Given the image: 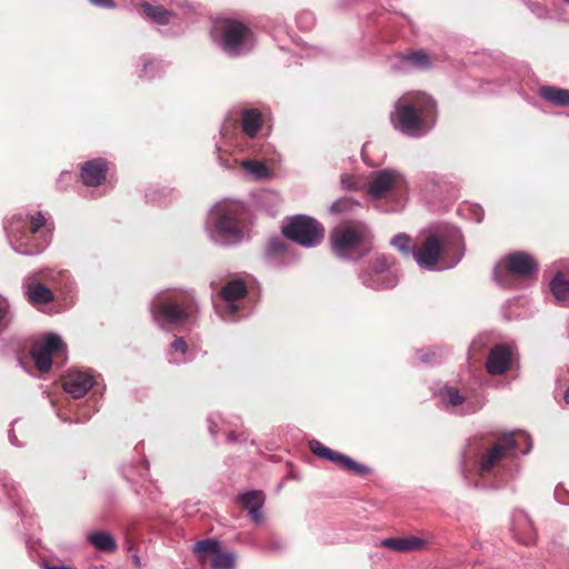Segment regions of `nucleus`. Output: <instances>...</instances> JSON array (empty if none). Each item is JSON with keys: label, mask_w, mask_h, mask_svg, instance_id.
Returning <instances> with one entry per match:
<instances>
[{"label": "nucleus", "mask_w": 569, "mask_h": 569, "mask_svg": "<svg viewBox=\"0 0 569 569\" xmlns=\"http://www.w3.org/2000/svg\"><path fill=\"white\" fill-rule=\"evenodd\" d=\"M531 448V438L522 430L503 432L486 447L472 440L463 456L461 472L469 485L500 488L512 477V467L518 456L528 455Z\"/></svg>", "instance_id": "nucleus-1"}, {"label": "nucleus", "mask_w": 569, "mask_h": 569, "mask_svg": "<svg viewBox=\"0 0 569 569\" xmlns=\"http://www.w3.org/2000/svg\"><path fill=\"white\" fill-rule=\"evenodd\" d=\"M465 256L461 231L450 224L432 228L420 247H415L411 259L426 270H442L456 267Z\"/></svg>", "instance_id": "nucleus-2"}, {"label": "nucleus", "mask_w": 569, "mask_h": 569, "mask_svg": "<svg viewBox=\"0 0 569 569\" xmlns=\"http://www.w3.org/2000/svg\"><path fill=\"white\" fill-rule=\"evenodd\" d=\"M437 116V104L430 96L423 92H409L395 102L390 121L402 134L421 138L432 130Z\"/></svg>", "instance_id": "nucleus-3"}, {"label": "nucleus", "mask_w": 569, "mask_h": 569, "mask_svg": "<svg viewBox=\"0 0 569 569\" xmlns=\"http://www.w3.org/2000/svg\"><path fill=\"white\" fill-rule=\"evenodd\" d=\"M10 247L19 254L37 256L51 241V228L40 211H21L7 223Z\"/></svg>", "instance_id": "nucleus-4"}, {"label": "nucleus", "mask_w": 569, "mask_h": 569, "mask_svg": "<svg viewBox=\"0 0 569 569\" xmlns=\"http://www.w3.org/2000/svg\"><path fill=\"white\" fill-rule=\"evenodd\" d=\"M149 309L153 322L164 328L194 321L199 307L193 291L167 289L153 297Z\"/></svg>", "instance_id": "nucleus-5"}, {"label": "nucleus", "mask_w": 569, "mask_h": 569, "mask_svg": "<svg viewBox=\"0 0 569 569\" xmlns=\"http://www.w3.org/2000/svg\"><path fill=\"white\" fill-rule=\"evenodd\" d=\"M210 237L221 246H234L244 240L250 231L248 212L242 202L226 200L210 212Z\"/></svg>", "instance_id": "nucleus-6"}, {"label": "nucleus", "mask_w": 569, "mask_h": 569, "mask_svg": "<svg viewBox=\"0 0 569 569\" xmlns=\"http://www.w3.org/2000/svg\"><path fill=\"white\" fill-rule=\"evenodd\" d=\"M367 191L376 200L392 199V203L383 211L397 212L405 208L409 194V182L401 171L395 168H383L370 172Z\"/></svg>", "instance_id": "nucleus-7"}, {"label": "nucleus", "mask_w": 569, "mask_h": 569, "mask_svg": "<svg viewBox=\"0 0 569 569\" xmlns=\"http://www.w3.org/2000/svg\"><path fill=\"white\" fill-rule=\"evenodd\" d=\"M249 289L241 278L228 280L218 292L213 307L219 318L227 322L238 321L250 312Z\"/></svg>", "instance_id": "nucleus-8"}, {"label": "nucleus", "mask_w": 569, "mask_h": 569, "mask_svg": "<svg viewBox=\"0 0 569 569\" xmlns=\"http://www.w3.org/2000/svg\"><path fill=\"white\" fill-rule=\"evenodd\" d=\"M212 40L228 56L237 57L251 50L253 39L251 30L234 19H219L211 29Z\"/></svg>", "instance_id": "nucleus-9"}, {"label": "nucleus", "mask_w": 569, "mask_h": 569, "mask_svg": "<svg viewBox=\"0 0 569 569\" xmlns=\"http://www.w3.org/2000/svg\"><path fill=\"white\" fill-rule=\"evenodd\" d=\"M538 263L535 258L523 251H516L497 264L493 269V280L500 287L509 288V276L527 279L538 273Z\"/></svg>", "instance_id": "nucleus-10"}, {"label": "nucleus", "mask_w": 569, "mask_h": 569, "mask_svg": "<svg viewBox=\"0 0 569 569\" xmlns=\"http://www.w3.org/2000/svg\"><path fill=\"white\" fill-rule=\"evenodd\" d=\"M367 237L368 229L363 223L336 228L331 232L332 251L341 259H355Z\"/></svg>", "instance_id": "nucleus-11"}, {"label": "nucleus", "mask_w": 569, "mask_h": 569, "mask_svg": "<svg viewBox=\"0 0 569 569\" xmlns=\"http://www.w3.org/2000/svg\"><path fill=\"white\" fill-rule=\"evenodd\" d=\"M30 355L37 369L47 372L53 359L60 363L66 361L67 347L59 335L48 333L32 345Z\"/></svg>", "instance_id": "nucleus-12"}, {"label": "nucleus", "mask_w": 569, "mask_h": 569, "mask_svg": "<svg viewBox=\"0 0 569 569\" xmlns=\"http://www.w3.org/2000/svg\"><path fill=\"white\" fill-rule=\"evenodd\" d=\"M283 236L303 247L312 248L320 243L323 237L322 226L306 214L292 217L282 229Z\"/></svg>", "instance_id": "nucleus-13"}, {"label": "nucleus", "mask_w": 569, "mask_h": 569, "mask_svg": "<svg viewBox=\"0 0 569 569\" xmlns=\"http://www.w3.org/2000/svg\"><path fill=\"white\" fill-rule=\"evenodd\" d=\"M59 276V272H56L51 269H43L27 274L23 278L21 284L23 295L33 306L50 303L53 301L54 295L52 293L49 286L53 284Z\"/></svg>", "instance_id": "nucleus-14"}, {"label": "nucleus", "mask_w": 569, "mask_h": 569, "mask_svg": "<svg viewBox=\"0 0 569 569\" xmlns=\"http://www.w3.org/2000/svg\"><path fill=\"white\" fill-rule=\"evenodd\" d=\"M359 279L365 287L372 290L391 289L398 283V278L383 254L370 258L367 267L360 272Z\"/></svg>", "instance_id": "nucleus-15"}, {"label": "nucleus", "mask_w": 569, "mask_h": 569, "mask_svg": "<svg viewBox=\"0 0 569 569\" xmlns=\"http://www.w3.org/2000/svg\"><path fill=\"white\" fill-rule=\"evenodd\" d=\"M438 399L445 410L460 416L476 413L483 407L480 397L469 391L461 392L453 386L442 387L438 392Z\"/></svg>", "instance_id": "nucleus-16"}, {"label": "nucleus", "mask_w": 569, "mask_h": 569, "mask_svg": "<svg viewBox=\"0 0 569 569\" xmlns=\"http://www.w3.org/2000/svg\"><path fill=\"white\" fill-rule=\"evenodd\" d=\"M262 113L254 108H243L240 110L241 137L236 138L234 147L247 153H256L258 146L253 141L262 127Z\"/></svg>", "instance_id": "nucleus-17"}, {"label": "nucleus", "mask_w": 569, "mask_h": 569, "mask_svg": "<svg viewBox=\"0 0 569 569\" xmlns=\"http://www.w3.org/2000/svg\"><path fill=\"white\" fill-rule=\"evenodd\" d=\"M309 449L315 456L335 462L342 469L348 470L356 476H366L370 472V468L368 466L353 460L349 456L326 447L317 439L309 441Z\"/></svg>", "instance_id": "nucleus-18"}, {"label": "nucleus", "mask_w": 569, "mask_h": 569, "mask_svg": "<svg viewBox=\"0 0 569 569\" xmlns=\"http://www.w3.org/2000/svg\"><path fill=\"white\" fill-rule=\"evenodd\" d=\"M94 377L88 370L72 369L62 379L63 390L73 398H81L93 387Z\"/></svg>", "instance_id": "nucleus-19"}, {"label": "nucleus", "mask_w": 569, "mask_h": 569, "mask_svg": "<svg viewBox=\"0 0 569 569\" xmlns=\"http://www.w3.org/2000/svg\"><path fill=\"white\" fill-rule=\"evenodd\" d=\"M513 349L506 343L496 345L490 349L486 361V370L491 376L506 373L512 365Z\"/></svg>", "instance_id": "nucleus-20"}, {"label": "nucleus", "mask_w": 569, "mask_h": 569, "mask_svg": "<svg viewBox=\"0 0 569 569\" xmlns=\"http://www.w3.org/2000/svg\"><path fill=\"white\" fill-rule=\"evenodd\" d=\"M107 161L102 158H96L86 161L80 170V177L83 184L88 187H98L107 178Z\"/></svg>", "instance_id": "nucleus-21"}, {"label": "nucleus", "mask_w": 569, "mask_h": 569, "mask_svg": "<svg viewBox=\"0 0 569 569\" xmlns=\"http://www.w3.org/2000/svg\"><path fill=\"white\" fill-rule=\"evenodd\" d=\"M512 531L516 539L523 545H531L536 540V529L532 520L522 510H517L512 515Z\"/></svg>", "instance_id": "nucleus-22"}, {"label": "nucleus", "mask_w": 569, "mask_h": 569, "mask_svg": "<svg viewBox=\"0 0 569 569\" xmlns=\"http://www.w3.org/2000/svg\"><path fill=\"white\" fill-rule=\"evenodd\" d=\"M238 499L243 508L248 510L253 522L259 523L263 520L262 508L264 505V495L262 491L251 490L240 495Z\"/></svg>", "instance_id": "nucleus-23"}, {"label": "nucleus", "mask_w": 569, "mask_h": 569, "mask_svg": "<svg viewBox=\"0 0 569 569\" xmlns=\"http://www.w3.org/2000/svg\"><path fill=\"white\" fill-rule=\"evenodd\" d=\"M427 541L415 537H400V538H386L380 541V546L389 548L395 551L407 552L423 548Z\"/></svg>", "instance_id": "nucleus-24"}, {"label": "nucleus", "mask_w": 569, "mask_h": 569, "mask_svg": "<svg viewBox=\"0 0 569 569\" xmlns=\"http://www.w3.org/2000/svg\"><path fill=\"white\" fill-rule=\"evenodd\" d=\"M291 247L286 239L280 237L271 238L267 246V254L272 260H280L279 262L289 263L292 261Z\"/></svg>", "instance_id": "nucleus-25"}, {"label": "nucleus", "mask_w": 569, "mask_h": 569, "mask_svg": "<svg viewBox=\"0 0 569 569\" xmlns=\"http://www.w3.org/2000/svg\"><path fill=\"white\" fill-rule=\"evenodd\" d=\"M539 96L543 100L555 106H569V89L558 88L553 86H542L539 89Z\"/></svg>", "instance_id": "nucleus-26"}, {"label": "nucleus", "mask_w": 569, "mask_h": 569, "mask_svg": "<svg viewBox=\"0 0 569 569\" xmlns=\"http://www.w3.org/2000/svg\"><path fill=\"white\" fill-rule=\"evenodd\" d=\"M141 8L143 9L146 16L149 20H151L153 23L166 26L169 24L171 21V18L173 17V13L166 9L162 6H154L147 1H143L141 3Z\"/></svg>", "instance_id": "nucleus-27"}, {"label": "nucleus", "mask_w": 569, "mask_h": 569, "mask_svg": "<svg viewBox=\"0 0 569 569\" xmlns=\"http://www.w3.org/2000/svg\"><path fill=\"white\" fill-rule=\"evenodd\" d=\"M241 168L257 181L269 180L272 171L262 161L256 159H246L241 162Z\"/></svg>", "instance_id": "nucleus-28"}, {"label": "nucleus", "mask_w": 569, "mask_h": 569, "mask_svg": "<svg viewBox=\"0 0 569 569\" xmlns=\"http://www.w3.org/2000/svg\"><path fill=\"white\" fill-rule=\"evenodd\" d=\"M88 541L99 551L113 552L117 550L114 538L106 531H93L88 535Z\"/></svg>", "instance_id": "nucleus-29"}, {"label": "nucleus", "mask_w": 569, "mask_h": 569, "mask_svg": "<svg viewBox=\"0 0 569 569\" xmlns=\"http://www.w3.org/2000/svg\"><path fill=\"white\" fill-rule=\"evenodd\" d=\"M280 202V194L273 190H261L257 194V204L263 210H266V212L270 216H274Z\"/></svg>", "instance_id": "nucleus-30"}, {"label": "nucleus", "mask_w": 569, "mask_h": 569, "mask_svg": "<svg viewBox=\"0 0 569 569\" xmlns=\"http://www.w3.org/2000/svg\"><path fill=\"white\" fill-rule=\"evenodd\" d=\"M188 345L182 337H176L171 342V351L169 352V362L181 365L188 361Z\"/></svg>", "instance_id": "nucleus-31"}, {"label": "nucleus", "mask_w": 569, "mask_h": 569, "mask_svg": "<svg viewBox=\"0 0 569 569\" xmlns=\"http://www.w3.org/2000/svg\"><path fill=\"white\" fill-rule=\"evenodd\" d=\"M237 557L233 551L222 550L221 547L218 553L211 560V569H236Z\"/></svg>", "instance_id": "nucleus-32"}, {"label": "nucleus", "mask_w": 569, "mask_h": 569, "mask_svg": "<svg viewBox=\"0 0 569 569\" xmlns=\"http://www.w3.org/2000/svg\"><path fill=\"white\" fill-rule=\"evenodd\" d=\"M550 290L558 301L565 302L569 297V280L558 272L550 281Z\"/></svg>", "instance_id": "nucleus-33"}, {"label": "nucleus", "mask_w": 569, "mask_h": 569, "mask_svg": "<svg viewBox=\"0 0 569 569\" xmlns=\"http://www.w3.org/2000/svg\"><path fill=\"white\" fill-rule=\"evenodd\" d=\"M220 548V542L217 539L207 538L198 541L194 545V552L199 556L201 561H206L209 556L214 558Z\"/></svg>", "instance_id": "nucleus-34"}, {"label": "nucleus", "mask_w": 569, "mask_h": 569, "mask_svg": "<svg viewBox=\"0 0 569 569\" xmlns=\"http://www.w3.org/2000/svg\"><path fill=\"white\" fill-rule=\"evenodd\" d=\"M390 243L405 257L411 258L416 244L412 239L406 233L396 234Z\"/></svg>", "instance_id": "nucleus-35"}, {"label": "nucleus", "mask_w": 569, "mask_h": 569, "mask_svg": "<svg viewBox=\"0 0 569 569\" xmlns=\"http://www.w3.org/2000/svg\"><path fill=\"white\" fill-rule=\"evenodd\" d=\"M141 70L138 72L141 79H152L162 72V66L159 61L141 57Z\"/></svg>", "instance_id": "nucleus-36"}, {"label": "nucleus", "mask_w": 569, "mask_h": 569, "mask_svg": "<svg viewBox=\"0 0 569 569\" xmlns=\"http://www.w3.org/2000/svg\"><path fill=\"white\" fill-rule=\"evenodd\" d=\"M360 203L350 197L341 198L335 201L330 207V212L339 214L343 212H352L356 208H359Z\"/></svg>", "instance_id": "nucleus-37"}, {"label": "nucleus", "mask_w": 569, "mask_h": 569, "mask_svg": "<svg viewBox=\"0 0 569 569\" xmlns=\"http://www.w3.org/2000/svg\"><path fill=\"white\" fill-rule=\"evenodd\" d=\"M427 182L432 183L435 187L442 189L447 186V179L438 173H427L419 177L417 186L422 190L427 188Z\"/></svg>", "instance_id": "nucleus-38"}, {"label": "nucleus", "mask_w": 569, "mask_h": 569, "mask_svg": "<svg viewBox=\"0 0 569 569\" xmlns=\"http://www.w3.org/2000/svg\"><path fill=\"white\" fill-rule=\"evenodd\" d=\"M405 59L409 64L418 69H426L430 66L429 54L421 50L409 53Z\"/></svg>", "instance_id": "nucleus-39"}, {"label": "nucleus", "mask_w": 569, "mask_h": 569, "mask_svg": "<svg viewBox=\"0 0 569 569\" xmlns=\"http://www.w3.org/2000/svg\"><path fill=\"white\" fill-rule=\"evenodd\" d=\"M13 315L9 299L0 295V328H7L12 321Z\"/></svg>", "instance_id": "nucleus-40"}, {"label": "nucleus", "mask_w": 569, "mask_h": 569, "mask_svg": "<svg viewBox=\"0 0 569 569\" xmlns=\"http://www.w3.org/2000/svg\"><path fill=\"white\" fill-rule=\"evenodd\" d=\"M420 355L419 361L425 365H436L441 361V350L440 349H433L431 351L421 353V351L417 352Z\"/></svg>", "instance_id": "nucleus-41"}, {"label": "nucleus", "mask_w": 569, "mask_h": 569, "mask_svg": "<svg viewBox=\"0 0 569 569\" xmlns=\"http://www.w3.org/2000/svg\"><path fill=\"white\" fill-rule=\"evenodd\" d=\"M555 498L559 503L569 506V492L562 486L556 487Z\"/></svg>", "instance_id": "nucleus-42"}, {"label": "nucleus", "mask_w": 569, "mask_h": 569, "mask_svg": "<svg viewBox=\"0 0 569 569\" xmlns=\"http://www.w3.org/2000/svg\"><path fill=\"white\" fill-rule=\"evenodd\" d=\"M315 22V18L311 13L300 14L297 19V23L302 29L310 28Z\"/></svg>", "instance_id": "nucleus-43"}, {"label": "nucleus", "mask_w": 569, "mask_h": 569, "mask_svg": "<svg viewBox=\"0 0 569 569\" xmlns=\"http://www.w3.org/2000/svg\"><path fill=\"white\" fill-rule=\"evenodd\" d=\"M340 181L342 187L347 190H352L357 188V180L351 174H342Z\"/></svg>", "instance_id": "nucleus-44"}, {"label": "nucleus", "mask_w": 569, "mask_h": 569, "mask_svg": "<svg viewBox=\"0 0 569 569\" xmlns=\"http://www.w3.org/2000/svg\"><path fill=\"white\" fill-rule=\"evenodd\" d=\"M220 421V416L219 415H211L209 418H208V423H209V432L214 437L218 431H219V427H218V423Z\"/></svg>", "instance_id": "nucleus-45"}, {"label": "nucleus", "mask_w": 569, "mask_h": 569, "mask_svg": "<svg viewBox=\"0 0 569 569\" xmlns=\"http://www.w3.org/2000/svg\"><path fill=\"white\" fill-rule=\"evenodd\" d=\"M92 6L102 8V9H113L116 8V2L113 0H88Z\"/></svg>", "instance_id": "nucleus-46"}, {"label": "nucleus", "mask_w": 569, "mask_h": 569, "mask_svg": "<svg viewBox=\"0 0 569 569\" xmlns=\"http://www.w3.org/2000/svg\"><path fill=\"white\" fill-rule=\"evenodd\" d=\"M72 177V172L63 171L60 173L57 183L60 186V188H64L71 181Z\"/></svg>", "instance_id": "nucleus-47"}, {"label": "nucleus", "mask_w": 569, "mask_h": 569, "mask_svg": "<svg viewBox=\"0 0 569 569\" xmlns=\"http://www.w3.org/2000/svg\"><path fill=\"white\" fill-rule=\"evenodd\" d=\"M486 342L483 338H477L472 341L469 352H478L485 347Z\"/></svg>", "instance_id": "nucleus-48"}, {"label": "nucleus", "mask_w": 569, "mask_h": 569, "mask_svg": "<svg viewBox=\"0 0 569 569\" xmlns=\"http://www.w3.org/2000/svg\"><path fill=\"white\" fill-rule=\"evenodd\" d=\"M8 438H9V441L12 446L14 447H21V443L19 442L13 429H10L9 432H8Z\"/></svg>", "instance_id": "nucleus-49"}, {"label": "nucleus", "mask_w": 569, "mask_h": 569, "mask_svg": "<svg viewBox=\"0 0 569 569\" xmlns=\"http://www.w3.org/2000/svg\"><path fill=\"white\" fill-rule=\"evenodd\" d=\"M139 473L141 478H144L148 473V465L146 461L141 462L139 466Z\"/></svg>", "instance_id": "nucleus-50"}, {"label": "nucleus", "mask_w": 569, "mask_h": 569, "mask_svg": "<svg viewBox=\"0 0 569 569\" xmlns=\"http://www.w3.org/2000/svg\"><path fill=\"white\" fill-rule=\"evenodd\" d=\"M47 569H72L68 566H48Z\"/></svg>", "instance_id": "nucleus-51"}, {"label": "nucleus", "mask_w": 569, "mask_h": 569, "mask_svg": "<svg viewBox=\"0 0 569 569\" xmlns=\"http://www.w3.org/2000/svg\"><path fill=\"white\" fill-rule=\"evenodd\" d=\"M227 439H228V441H236L237 437H236L234 432H229Z\"/></svg>", "instance_id": "nucleus-52"}, {"label": "nucleus", "mask_w": 569, "mask_h": 569, "mask_svg": "<svg viewBox=\"0 0 569 569\" xmlns=\"http://www.w3.org/2000/svg\"><path fill=\"white\" fill-rule=\"evenodd\" d=\"M221 134H222L223 137H227V134H228V128H227V126H223V127H222V129H221Z\"/></svg>", "instance_id": "nucleus-53"}, {"label": "nucleus", "mask_w": 569, "mask_h": 569, "mask_svg": "<svg viewBox=\"0 0 569 569\" xmlns=\"http://www.w3.org/2000/svg\"><path fill=\"white\" fill-rule=\"evenodd\" d=\"M563 399L567 403H569V388L566 390Z\"/></svg>", "instance_id": "nucleus-54"}, {"label": "nucleus", "mask_w": 569, "mask_h": 569, "mask_svg": "<svg viewBox=\"0 0 569 569\" xmlns=\"http://www.w3.org/2000/svg\"><path fill=\"white\" fill-rule=\"evenodd\" d=\"M281 547H282V545H280V543L272 546L273 549H280Z\"/></svg>", "instance_id": "nucleus-55"}, {"label": "nucleus", "mask_w": 569, "mask_h": 569, "mask_svg": "<svg viewBox=\"0 0 569 569\" xmlns=\"http://www.w3.org/2000/svg\"><path fill=\"white\" fill-rule=\"evenodd\" d=\"M216 284H217V283H216V281H214V280H211L210 286H211L212 288H214V287H216Z\"/></svg>", "instance_id": "nucleus-56"}, {"label": "nucleus", "mask_w": 569, "mask_h": 569, "mask_svg": "<svg viewBox=\"0 0 569 569\" xmlns=\"http://www.w3.org/2000/svg\"><path fill=\"white\" fill-rule=\"evenodd\" d=\"M127 479L132 480V478L126 473Z\"/></svg>", "instance_id": "nucleus-57"}, {"label": "nucleus", "mask_w": 569, "mask_h": 569, "mask_svg": "<svg viewBox=\"0 0 569 569\" xmlns=\"http://www.w3.org/2000/svg\"><path fill=\"white\" fill-rule=\"evenodd\" d=\"M567 3H569V0H565Z\"/></svg>", "instance_id": "nucleus-58"}]
</instances>
